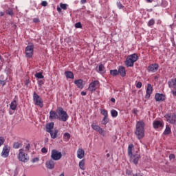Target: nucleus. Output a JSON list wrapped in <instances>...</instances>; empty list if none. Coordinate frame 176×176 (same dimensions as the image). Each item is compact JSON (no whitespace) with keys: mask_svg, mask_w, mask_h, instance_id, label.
Masks as SVG:
<instances>
[{"mask_svg":"<svg viewBox=\"0 0 176 176\" xmlns=\"http://www.w3.org/2000/svg\"><path fill=\"white\" fill-rule=\"evenodd\" d=\"M134 148V145L129 144L128 147V155L130 157L131 162L134 163V164H138V161L140 160V157L141 155L140 154L139 150H133Z\"/></svg>","mask_w":176,"mask_h":176,"instance_id":"f257e3e1","label":"nucleus"},{"mask_svg":"<svg viewBox=\"0 0 176 176\" xmlns=\"http://www.w3.org/2000/svg\"><path fill=\"white\" fill-rule=\"evenodd\" d=\"M145 123L144 121L140 120L136 124V130L135 132V135L138 140H142L144 137H145Z\"/></svg>","mask_w":176,"mask_h":176,"instance_id":"f03ea898","label":"nucleus"},{"mask_svg":"<svg viewBox=\"0 0 176 176\" xmlns=\"http://www.w3.org/2000/svg\"><path fill=\"white\" fill-rule=\"evenodd\" d=\"M56 112L58 113V120H60L61 122H67V120H68V113H67V111H64L63 108L58 107Z\"/></svg>","mask_w":176,"mask_h":176,"instance_id":"7ed1b4c3","label":"nucleus"},{"mask_svg":"<svg viewBox=\"0 0 176 176\" xmlns=\"http://www.w3.org/2000/svg\"><path fill=\"white\" fill-rule=\"evenodd\" d=\"M138 60V55L133 54L129 55L125 60V65L126 67H134V63Z\"/></svg>","mask_w":176,"mask_h":176,"instance_id":"20e7f679","label":"nucleus"},{"mask_svg":"<svg viewBox=\"0 0 176 176\" xmlns=\"http://www.w3.org/2000/svg\"><path fill=\"white\" fill-rule=\"evenodd\" d=\"M100 87V81L98 80H93L89 85L88 90L89 91H96Z\"/></svg>","mask_w":176,"mask_h":176,"instance_id":"39448f33","label":"nucleus"},{"mask_svg":"<svg viewBox=\"0 0 176 176\" xmlns=\"http://www.w3.org/2000/svg\"><path fill=\"white\" fill-rule=\"evenodd\" d=\"M33 100L35 105H38L40 108H43V100L36 92L33 94Z\"/></svg>","mask_w":176,"mask_h":176,"instance_id":"423d86ee","label":"nucleus"},{"mask_svg":"<svg viewBox=\"0 0 176 176\" xmlns=\"http://www.w3.org/2000/svg\"><path fill=\"white\" fill-rule=\"evenodd\" d=\"M25 53L28 58H32L34 56V45H28L25 47Z\"/></svg>","mask_w":176,"mask_h":176,"instance_id":"0eeeda50","label":"nucleus"},{"mask_svg":"<svg viewBox=\"0 0 176 176\" xmlns=\"http://www.w3.org/2000/svg\"><path fill=\"white\" fill-rule=\"evenodd\" d=\"M18 159L20 162H23V163H25L26 162H28V155L24 153V149L21 148L19 150V153L18 155Z\"/></svg>","mask_w":176,"mask_h":176,"instance_id":"6e6552de","label":"nucleus"},{"mask_svg":"<svg viewBox=\"0 0 176 176\" xmlns=\"http://www.w3.org/2000/svg\"><path fill=\"white\" fill-rule=\"evenodd\" d=\"M164 118L171 124H176V115L174 113L165 115Z\"/></svg>","mask_w":176,"mask_h":176,"instance_id":"1a4fd4ad","label":"nucleus"},{"mask_svg":"<svg viewBox=\"0 0 176 176\" xmlns=\"http://www.w3.org/2000/svg\"><path fill=\"white\" fill-rule=\"evenodd\" d=\"M51 157L52 159H53V160H60V159L63 157V154H61V152L57 150H52L51 153Z\"/></svg>","mask_w":176,"mask_h":176,"instance_id":"9d476101","label":"nucleus"},{"mask_svg":"<svg viewBox=\"0 0 176 176\" xmlns=\"http://www.w3.org/2000/svg\"><path fill=\"white\" fill-rule=\"evenodd\" d=\"M16 109H17V101H16V100H14L10 104V110H9L10 115H13V113H14V111H16Z\"/></svg>","mask_w":176,"mask_h":176,"instance_id":"9b49d317","label":"nucleus"},{"mask_svg":"<svg viewBox=\"0 0 176 176\" xmlns=\"http://www.w3.org/2000/svg\"><path fill=\"white\" fill-rule=\"evenodd\" d=\"M91 127L94 130H95L96 131H98V133H100L101 135H105V131L104 130H102V128L100 127V126L97 125L96 124L93 123L91 124Z\"/></svg>","mask_w":176,"mask_h":176,"instance_id":"f8f14e48","label":"nucleus"},{"mask_svg":"<svg viewBox=\"0 0 176 176\" xmlns=\"http://www.w3.org/2000/svg\"><path fill=\"white\" fill-rule=\"evenodd\" d=\"M155 101H157L159 102L162 101H164L166 100V95L163 94H156L155 96Z\"/></svg>","mask_w":176,"mask_h":176,"instance_id":"ddd939ff","label":"nucleus"},{"mask_svg":"<svg viewBox=\"0 0 176 176\" xmlns=\"http://www.w3.org/2000/svg\"><path fill=\"white\" fill-rule=\"evenodd\" d=\"M49 119L50 120H56V119H58V113L57 111L56 112L55 111L51 110Z\"/></svg>","mask_w":176,"mask_h":176,"instance_id":"4468645a","label":"nucleus"},{"mask_svg":"<svg viewBox=\"0 0 176 176\" xmlns=\"http://www.w3.org/2000/svg\"><path fill=\"white\" fill-rule=\"evenodd\" d=\"M153 126L154 129H160L163 128L164 126V123H163L162 121H159V120H155L153 123Z\"/></svg>","mask_w":176,"mask_h":176,"instance_id":"2eb2a0df","label":"nucleus"},{"mask_svg":"<svg viewBox=\"0 0 176 176\" xmlns=\"http://www.w3.org/2000/svg\"><path fill=\"white\" fill-rule=\"evenodd\" d=\"M159 69V65L157 63L151 64L148 66L149 72H156Z\"/></svg>","mask_w":176,"mask_h":176,"instance_id":"dca6fc26","label":"nucleus"},{"mask_svg":"<svg viewBox=\"0 0 176 176\" xmlns=\"http://www.w3.org/2000/svg\"><path fill=\"white\" fill-rule=\"evenodd\" d=\"M153 91V87H152V85L148 84L147 89H146V98H149Z\"/></svg>","mask_w":176,"mask_h":176,"instance_id":"f3484780","label":"nucleus"},{"mask_svg":"<svg viewBox=\"0 0 176 176\" xmlns=\"http://www.w3.org/2000/svg\"><path fill=\"white\" fill-rule=\"evenodd\" d=\"M10 152V148L8 146H4L1 153V156L3 157H8L9 156V153Z\"/></svg>","mask_w":176,"mask_h":176,"instance_id":"a211bd4d","label":"nucleus"},{"mask_svg":"<svg viewBox=\"0 0 176 176\" xmlns=\"http://www.w3.org/2000/svg\"><path fill=\"white\" fill-rule=\"evenodd\" d=\"M118 74L122 76V78H124L126 76V68L123 66H120L118 68Z\"/></svg>","mask_w":176,"mask_h":176,"instance_id":"6ab92c4d","label":"nucleus"},{"mask_svg":"<svg viewBox=\"0 0 176 176\" xmlns=\"http://www.w3.org/2000/svg\"><path fill=\"white\" fill-rule=\"evenodd\" d=\"M77 157L78 159H83L85 157V150L83 148H78L77 151Z\"/></svg>","mask_w":176,"mask_h":176,"instance_id":"aec40b11","label":"nucleus"},{"mask_svg":"<svg viewBox=\"0 0 176 176\" xmlns=\"http://www.w3.org/2000/svg\"><path fill=\"white\" fill-rule=\"evenodd\" d=\"M168 85L170 89H176V78L168 81Z\"/></svg>","mask_w":176,"mask_h":176,"instance_id":"412c9836","label":"nucleus"},{"mask_svg":"<svg viewBox=\"0 0 176 176\" xmlns=\"http://www.w3.org/2000/svg\"><path fill=\"white\" fill-rule=\"evenodd\" d=\"M45 164L47 168H49L50 170L54 168V161L53 160L47 161Z\"/></svg>","mask_w":176,"mask_h":176,"instance_id":"4be33fe9","label":"nucleus"},{"mask_svg":"<svg viewBox=\"0 0 176 176\" xmlns=\"http://www.w3.org/2000/svg\"><path fill=\"white\" fill-rule=\"evenodd\" d=\"M54 127V122H50L46 125V131L47 133H50L52 131Z\"/></svg>","mask_w":176,"mask_h":176,"instance_id":"5701e85b","label":"nucleus"},{"mask_svg":"<svg viewBox=\"0 0 176 176\" xmlns=\"http://www.w3.org/2000/svg\"><path fill=\"white\" fill-rule=\"evenodd\" d=\"M74 83L79 89H83V80H76L74 81Z\"/></svg>","mask_w":176,"mask_h":176,"instance_id":"b1692460","label":"nucleus"},{"mask_svg":"<svg viewBox=\"0 0 176 176\" xmlns=\"http://www.w3.org/2000/svg\"><path fill=\"white\" fill-rule=\"evenodd\" d=\"M48 133H50L51 138H53V140H54V138H57V134H58V130L51 131Z\"/></svg>","mask_w":176,"mask_h":176,"instance_id":"393cba45","label":"nucleus"},{"mask_svg":"<svg viewBox=\"0 0 176 176\" xmlns=\"http://www.w3.org/2000/svg\"><path fill=\"white\" fill-rule=\"evenodd\" d=\"M98 72H99V74H105V67H104V65L100 64L98 66Z\"/></svg>","mask_w":176,"mask_h":176,"instance_id":"a878e982","label":"nucleus"},{"mask_svg":"<svg viewBox=\"0 0 176 176\" xmlns=\"http://www.w3.org/2000/svg\"><path fill=\"white\" fill-rule=\"evenodd\" d=\"M65 75L67 79H74V73L72 72H65Z\"/></svg>","mask_w":176,"mask_h":176,"instance_id":"bb28decb","label":"nucleus"},{"mask_svg":"<svg viewBox=\"0 0 176 176\" xmlns=\"http://www.w3.org/2000/svg\"><path fill=\"white\" fill-rule=\"evenodd\" d=\"M69 138H71V134L69 133H65L63 135V140L65 141L66 142L69 141Z\"/></svg>","mask_w":176,"mask_h":176,"instance_id":"cd10ccee","label":"nucleus"},{"mask_svg":"<svg viewBox=\"0 0 176 176\" xmlns=\"http://www.w3.org/2000/svg\"><path fill=\"white\" fill-rule=\"evenodd\" d=\"M170 133H171V128H170V126L166 125L164 134V135H168V134H170Z\"/></svg>","mask_w":176,"mask_h":176,"instance_id":"c85d7f7f","label":"nucleus"},{"mask_svg":"<svg viewBox=\"0 0 176 176\" xmlns=\"http://www.w3.org/2000/svg\"><path fill=\"white\" fill-rule=\"evenodd\" d=\"M85 164H86V162L85 161V160H82L80 162H79V167L81 170H85Z\"/></svg>","mask_w":176,"mask_h":176,"instance_id":"c756f323","label":"nucleus"},{"mask_svg":"<svg viewBox=\"0 0 176 176\" xmlns=\"http://www.w3.org/2000/svg\"><path fill=\"white\" fill-rule=\"evenodd\" d=\"M107 123H109V118L104 117L101 122V124L105 126V124H107Z\"/></svg>","mask_w":176,"mask_h":176,"instance_id":"7c9ffc66","label":"nucleus"},{"mask_svg":"<svg viewBox=\"0 0 176 176\" xmlns=\"http://www.w3.org/2000/svg\"><path fill=\"white\" fill-rule=\"evenodd\" d=\"M100 113L104 116V118L108 117V111L105 110L104 109H100Z\"/></svg>","mask_w":176,"mask_h":176,"instance_id":"2f4dec72","label":"nucleus"},{"mask_svg":"<svg viewBox=\"0 0 176 176\" xmlns=\"http://www.w3.org/2000/svg\"><path fill=\"white\" fill-rule=\"evenodd\" d=\"M23 144L21 143L16 142L14 143L13 148H14V149H19V148H21Z\"/></svg>","mask_w":176,"mask_h":176,"instance_id":"473e14b6","label":"nucleus"},{"mask_svg":"<svg viewBox=\"0 0 176 176\" xmlns=\"http://www.w3.org/2000/svg\"><path fill=\"white\" fill-rule=\"evenodd\" d=\"M110 74L112 76H116L117 75H119V72L118 69L110 70Z\"/></svg>","mask_w":176,"mask_h":176,"instance_id":"72a5a7b5","label":"nucleus"},{"mask_svg":"<svg viewBox=\"0 0 176 176\" xmlns=\"http://www.w3.org/2000/svg\"><path fill=\"white\" fill-rule=\"evenodd\" d=\"M6 14H9V16H13V14H14V13H13V9L12 8L6 10Z\"/></svg>","mask_w":176,"mask_h":176,"instance_id":"f704fd0d","label":"nucleus"},{"mask_svg":"<svg viewBox=\"0 0 176 176\" xmlns=\"http://www.w3.org/2000/svg\"><path fill=\"white\" fill-rule=\"evenodd\" d=\"M111 115L112 118H116L118 116V111L115 109L111 111Z\"/></svg>","mask_w":176,"mask_h":176,"instance_id":"c9c22d12","label":"nucleus"},{"mask_svg":"<svg viewBox=\"0 0 176 176\" xmlns=\"http://www.w3.org/2000/svg\"><path fill=\"white\" fill-rule=\"evenodd\" d=\"M35 76L38 78V79H43L44 76L43 74H42V73L39 72V73H36L35 74Z\"/></svg>","mask_w":176,"mask_h":176,"instance_id":"e433bc0d","label":"nucleus"},{"mask_svg":"<svg viewBox=\"0 0 176 176\" xmlns=\"http://www.w3.org/2000/svg\"><path fill=\"white\" fill-rule=\"evenodd\" d=\"M152 25H155V19H153L149 20L148 23V27H152Z\"/></svg>","mask_w":176,"mask_h":176,"instance_id":"4c0bfd02","label":"nucleus"},{"mask_svg":"<svg viewBox=\"0 0 176 176\" xmlns=\"http://www.w3.org/2000/svg\"><path fill=\"white\" fill-rule=\"evenodd\" d=\"M60 7L61 8V9H63V10H67V8H68V5L67 4H64L63 3H60Z\"/></svg>","mask_w":176,"mask_h":176,"instance_id":"58836bf2","label":"nucleus"},{"mask_svg":"<svg viewBox=\"0 0 176 176\" xmlns=\"http://www.w3.org/2000/svg\"><path fill=\"white\" fill-rule=\"evenodd\" d=\"M75 27L76 28H82V23H80V22L76 23Z\"/></svg>","mask_w":176,"mask_h":176,"instance_id":"ea45409f","label":"nucleus"},{"mask_svg":"<svg viewBox=\"0 0 176 176\" xmlns=\"http://www.w3.org/2000/svg\"><path fill=\"white\" fill-rule=\"evenodd\" d=\"M136 87L138 89H141L142 87V82H138L136 85Z\"/></svg>","mask_w":176,"mask_h":176,"instance_id":"a19ab883","label":"nucleus"},{"mask_svg":"<svg viewBox=\"0 0 176 176\" xmlns=\"http://www.w3.org/2000/svg\"><path fill=\"white\" fill-rule=\"evenodd\" d=\"M4 142H5V138H3V137H0V146L1 145H3Z\"/></svg>","mask_w":176,"mask_h":176,"instance_id":"79ce46f5","label":"nucleus"},{"mask_svg":"<svg viewBox=\"0 0 176 176\" xmlns=\"http://www.w3.org/2000/svg\"><path fill=\"white\" fill-rule=\"evenodd\" d=\"M31 148V146L30 145V144H28V145L25 146V152L30 151V148Z\"/></svg>","mask_w":176,"mask_h":176,"instance_id":"37998d69","label":"nucleus"},{"mask_svg":"<svg viewBox=\"0 0 176 176\" xmlns=\"http://www.w3.org/2000/svg\"><path fill=\"white\" fill-rule=\"evenodd\" d=\"M117 6L118 8H119L120 9H123V5L122 3H120V2H118L117 3Z\"/></svg>","mask_w":176,"mask_h":176,"instance_id":"c03bdc74","label":"nucleus"},{"mask_svg":"<svg viewBox=\"0 0 176 176\" xmlns=\"http://www.w3.org/2000/svg\"><path fill=\"white\" fill-rule=\"evenodd\" d=\"M170 160H174L175 159V155L174 154H170L169 155Z\"/></svg>","mask_w":176,"mask_h":176,"instance_id":"a18cd8bd","label":"nucleus"},{"mask_svg":"<svg viewBox=\"0 0 176 176\" xmlns=\"http://www.w3.org/2000/svg\"><path fill=\"white\" fill-rule=\"evenodd\" d=\"M0 85L1 86H5V85H6V80H0Z\"/></svg>","mask_w":176,"mask_h":176,"instance_id":"49530a36","label":"nucleus"},{"mask_svg":"<svg viewBox=\"0 0 176 176\" xmlns=\"http://www.w3.org/2000/svg\"><path fill=\"white\" fill-rule=\"evenodd\" d=\"M41 6H47V1H43L41 2Z\"/></svg>","mask_w":176,"mask_h":176,"instance_id":"de8ad7c7","label":"nucleus"},{"mask_svg":"<svg viewBox=\"0 0 176 176\" xmlns=\"http://www.w3.org/2000/svg\"><path fill=\"white\" fill-rule=\"evenodd\" d=\"M41 152H42L43 153H47V149L44 147V148H43L41 149Z\"/></svg>","mask_w":176,"mask_h":176,"instance_id":"09e8293b","label":"nucleus"},{"mask_svg":"<svg viewBox=\"0 0 176 176\" xmlns=\"http://www.w3.org/2000/svg\"><path fill=\"white\" fill-rule=\"evenodd\" d=\"M33 21H34V23H39V19H38V18H34V19H33Z\"/></svg>","mask_w":176,"mask_h":176,"instance_id":"8fccbe9b","label":"nucleus"},{"mask_svg":"<svg viewBox=\"0 0 176 176\" xmlns=\"http://www.w3.org/2000/svg\"><path fill=\"white\" fill-rule=\"evenodd\" d=\"M38 83L39 86H42V85H43V80H40L38 81Z\"/></svg>","mask_w":176,"mask_h":176,"instance_id":"3c124183","label":"nucleus"},{"mask_svg":"<svg viewBox=\"0 0 176 176\" xmlns=\"http://www.w3.org/2000/svg\"><path fill=\"white\" fill-rule=\"evenodd\" d=\"M172 94H173L174 97H176V88L175 90H172Z\"/></svg>","mask_w":176,"mask_h":176,"instance_id":"603ef678","label":"nucleus"},{"mask_svg":"<svg viewBox=\"0 0 176 176\" xmlns=\"http://www.w3.org/2000/svg\"><path fill=\"white\" fill-rule=\"evenodd\" d=\"M57 11L58 12V13H61V8H60V7H57Z\"/></svg>","mask_w":176,"mask_h":176,"instance_id":"864d4df0","label":"nucleus"},{"mask_svg":"<svg viewBox=\"0 0 176 176\" xmlns=\"http://www.w3.org/2000/svg\"><path fill=\"white\" fill-rule=\"evenodd\" d=\"M38 160H39L38 158H34V159H33L32 162H33V163H35V162H38Z\"/></svg>","mask_w":176,"mask_h":176,"instance_id":"5fc2aeb1","label":"nucleus"},{"mask_svg":"<svg viewBox=\"0 0 176 176\" xmlns=\"http://www.w3.org/2000/svg\"><path fill=\"white\" fill-rule=\"evenodd\" d=\"M80 2L82 3V5H83V4L86 3L87 0H81Z\"/></svg>","mask_w":176,"mask_h":176,"instance_id":"6e6d98bb","label":"nucleus"},{"mask_svg":"<svg viewBox=\"0 0 176 176\" xmlns=\"http://www.w3.org/2000/svg\"><path fill=\"white\" fill-rule=\"evenodd\" d=\"M0 61H1V63H3L4 61V59L3 58H2V56H1V54H0Z\"/></svg>","mask_w":176,"mask_h":176,"instance_id":"4d7b16f0","label":"nucleus"},{"mask_svg":"<svg viewBox=\"0 0 176 176\" xmlns=\"http://www.w3.org/2000/svg\"><path fill=\"white\" fill-rule=\"evenodd\" d=\"M5 16V13L3 12H0V16Z\"/></svg>","mask_w":176,"mask_h":176,"instance_id":"13d9d810","label":"nucleus"},{"mask_svg":"<svg viewBox=\"0 0 176 176\" xmlns=\"http://www.w3.org/2000/svg\"><path fill=\"white\" fill-rule=\"evenodd\" d=\"M133 176H142V175H141L140 173H135Z\"/></svg>","mask_w":176,"mask_h":176,"instance_id":"bf43d9fd","label":"nucleus"},{"mask_svg":"<svg viewBox=\"0 0 176 176\" xmlns=\"http://www.w3.org/2000/svg\"><path fill=\"white\" fill-rule=\"evenodd\" d=\"M86 92H85V91H82L81 92V96H86Z\"/></svg>","mask_w":176,"mask_h":176,"instance_id":"052dcab7","label":"nucleus"},{"mask_svg":"<svg viewBox=\"0 0 176 176\" xmlns=\"http://www.w3.org/2000/svg\"><path fill=\"white\" fill-rule=\"evenodd\" d=\"M111 102H115L116 101V100H115V98H112L111 99Z\"/></svg>","mask_w":176,"mask_h":176,"instance_id":"680f3d73","label":"nucleus"},{"mask_svg":"<svg viewBox=\"0 0 176 176\" xmlns=\"http://www.w3.org/2000/svg\"><path fill=\"white\" fill-rule=\"evenodd\" d=\"M157 23V24H162V21H158Z\"/></svg>","mask_w":176,"mask_h":176,"instance_id":"e2e57ef3","label":"nucleus"},{"mask_svg":"<svg viewBox=\"0 0 176 176\" xmlns=\"http://www.w3.org/2000/svg\"><path fill=\"white\" fill-rule=\"evenodd\" d=\"M152 1H153V0H147V2L151 3V2H152Z\"/></svg>","mask_w":176,"mask_h":176,"instance_id":"0e129e2a","label":"nucleus"},{"mask_svg":"<svg viewBox=\"0 0 176 176\" xmlns=\"http://www.w3.org/2000/svg\"><path fill=\"white\" fill-rule=\"evenodd\" d=\"M109 156H110L109 153H107V157H109Z\"/></svg>","mask_w":176,"mask_h":176,"instance_id":"69168bd1","label":"nucleus"},{"mask_svg":"<svg viewBox=\"0 0 176 176\" xmlns=\"http://www.w3.org/2000/svg\"><path fill=\"white\" fill-rule=\"evenodd\" d=\"M59 176H64V173H63L62 174H60Z\"/></svg>","mask_w":176,"mask_h":176,"instance_id":"338daca9","label":"nucleus"},{"mask_svg":"<svg viewBox=\"0 0 176 176\" xmlns=\"http://www.w3.org/2000/svg\"><path fill=\"white\" fill-rule=\"evenodd\" d=\"M135 112V111H134Z\"/></svg>","mask_w":176,"mask_h":176,"instance_id":"774afa93","label":"nucleus"}]
</instances>
